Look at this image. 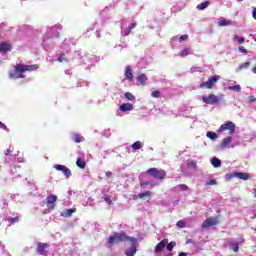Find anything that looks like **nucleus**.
<instances>
[{
	"label": "nucleus",
	"mask_w": 256,
	"mask_h": 256,
	"mask_svg": "<svg viewBox=\"0 0 256 256\" xmlns=\"http://www.w3.org/2000/svg\"><path fill=\"white\" fill-rule=\"evenodd\" d=\"M129 241L131 243V247L125 250L126 256H135L137 253V248L139 247V242H137V238L130 237L125 232L114 233L112 236L108 238L109 247H113L117 243H125Z\"/></svg>",
	"instance_id": "f257e3e1"
},
{
	"label": "nucleus",
	"mask_w": 256,
	"mask_h": 256,
	"mask_svg": "<svg viewBox=\"0 0 256 256\" xmlns=\"http://www.w3.org/2000/svg\"><path fill=\"white\" fill-rule=\"evenodd\" d=\"M39 69V64L34 65H22L16 64L14 66V71L9 72L10 79H25V75H23L27 71H37Z\"/></svg>",
	"instance_id": "f03ea898"
},
{
	"label": "nucleus",
	"mask_w": 256,
	"mask_h": 256,
	"mask_svg": "<svg viewBox=\"0 0 256 256\" xmlns=\"http://www.w3.org/2000/svg\"><path fill=\"white\" fill-rule=\"evenodd\" d=\"M150 177H153L154 179H160L163 180L165 177H167V172L163 169H157V168H150L146 171Z\"/></svg>",
	"instance_id": "7ed1b4c3"
},
{
	"label": "nucleus",
	"mask_w": 256,
	"mask_h": 256,
	"mask_svg": "<svg viewBox=\"0 0 256 256\" xmlns=\"http://www.w3.org/2000/svg\"><path fill=\"white\" fill-rule=\"evenodd\" d=\"M57 203V195L51 194L43 200V204L47 206L48 211H53L55 209Z\"/></svg>",
	"instance_id": "20e7f679"
},
{
	"label": "nucleus",
	"mask_w": 256,
	"mask_h": 256,
	"mask_svg": "<svg viewBox=\"0 0 256 256\" xmlns=\"http://www.w3.org/2000/svg\"><path fill=\"white\" fill-rule=\"evenodd\" d=\"M219 79H221V76L219 75L211 76L208 81L200 84V88L203 89L206 87V89H213V86L215 83H217V81H219Z\"/></svg>",
	"instance_id": "39448f33"
},
{
	"label": "nucleus",
	"mask_w": 256,
	"mask_h": 256,
	"mask_svg": "<svg viewBox=\"0 0 256 256\" xmlns=\"http://www.w3.org/2000/svg\"><path fill=\"white\" fill-rule=\"evenodd\" d=\"M202 101L206 103V105H219V103H221V100L215 94L202 96Z\"/></svg>",
	"instance_id": "423d86ee"
},
{
	"label": "nucleus",
	"mask_w": 256,
	"mask_h": 256,
	"mask_svg": "<svg viewBox=\"0 0 256 256\" xmlns=\"http://www.w3.org/2000/svg\"><path fill=\"white\" fill-rule=\"evenodd\" d=\"M223 131H229V134L233 135V133H235V123L229 121L222 124L218 129V133H223Z\"/></svg>",
	"instance_id": "0eeeda50"
},
{
	"label": "nucleus",
	"mask_w": 256,
	"mask_h": 256,
	"mask_svg": "<svg viewBox=\"0 0 256 256\" xmlns=\"http://www.w3.org/2000/svg\"><path fill=\"white\" fill-rule=\"evenodd\" d=\"M214 225H219V217H209L202 223V229H207V227H214Z\"/></svg>",
	"instance_id": "6e6552de"
},
{
	"label": "nucleus",
	"mask_w": 256,
	"mask_h": 256,
	"mask_svg": "<svg viewBox=\"0 0 256 256\" xmlns=\"http://www.w3.org/2000/svg\"><path fill=\"white\" fill-rule=\"evenodd\" d=\"M54 169H56V171H62V173L65 175V177L69 178L72 175L71 169L67 168V166H65V165L56 164V165H54Z\"/></svg>",
	"instance_id": "1a4fd4ad"
},
{
	"label": "nucleus",
	"mask_w": 256,
	"mask_h": 256,
	"mask_svg": "<svg viewBox=\"0 0 256 256\" xmlns=\"http://www.w3.org/2000/svg\"><path fill=\"white\" fill-rule=\"evenodd\" d=\"M54 169H56V171H62V173L65 175V177L69 178L72 175L71 169L67 168V166H65V165L56 164V165H54Z\"/></svg>",
	"instance_id": "9d476101"
},
{
	"label": "nucleus",
	"mask_w": 256,
	"mask_h": 256,
	"mask_svg": "<svg viewBox=\"0 0 256 256\" xmlns=\"http://www.w3.org/2000/svg\"><path fill=\"white\" fill-rule=\"evenodd\" d=\"M45 249H49V244H47V243H41V242H39V243L37 244V249H36V251H37V253H38L39 255L47 256V251H46Z\"/></svg>",
	"instance_id": "9b49d317"
},
{
	"label": "nucleus",
	"mask_w": 256,
	"mask_h": 256,
	"mask_svg": "<svg viewBox=\"0 0 256 256\" xmlns=\"http://www.w3.org/2000/svg\"><path fill=\"white\" fill-rule=\"evenodd\" d=\"M12 50L13 46L11 44L7 42L0 43V53H2V55H6V53H9Z\"/></svg>",
	"instance_id": "f8f14e48"
},
{
	"label": "nucleus",
	"mask_w": 256,
	"mask_h": 256,
	"mask_svg": "<svg viewBox=\"0 0 256 256\" xmlns=\"http://www.w3.org/2000/svg\"><path fill=\"white\" fill-rule=\"evenodd\" d=\"M167 243H169V239H163L159 242L154 248L155 253H161V251H163L167 246Z\"/></svg>",
	"instance_id": "ddd939ff"
},
{
	"label": "nucleus",
	"mask_w": 256,
	"mask_h": 256,
	"mask_svg": "<svg viewBox=\"0 0 256 256\" xmlns=\"http://www.w3.org/2000/svg\"><path fill=\"white\" fill-rule=\"evenodd\" d=\"M233 141V138L231 136H228L222 140L220 143L221 149H226V147H229L231 145V142Z\"/></svg>",
	"instance_id": "4468645a"
},
{
	"label": "nucleus",
	"mask_w": 256,
	"mask_h": 256,
	"mask_svg": "<svg viewBox=\"0 0 256 256\" xmlns=\"http://www.w3.org/2000/svg\"><path fill=\"white\" fill-rule=\"evenodd\" d=\"M137 85H141L142 87H145L147 85V75L141 74L137 77Z\"/></svg>",
	"instance_id": "2eb2a0df"
},
{
	"label": "nucleus",
	"mask_w": 256,
	"mask_h": 256,
	"mask_svg": "<svg viewBox=\"0 0 256 256\" xmlns=\"http://www.w3.org/2000/svg\"><path fill=\"white\" fill-rule=\"evenodd\" d=\"M120 111H122L123 113L127 112V111H133V104L131 103H124L119 107Z\"/></svg>",
	"instance_id": "dca6fc26"
},
{
	"label": "nucleus",
	"mask_w": 256,
	"mask_h": 256,
	"mask_svg": "<svg viewBox=\"0 0 256 256\" xmlns=\"http://www.w3.org/2000/svg\"><path fill=\"white\" fill-rule=\"evenodd\" d=\"M125 77L128 81H133V70H131V66H126Z\"/></svg>",
	"instance_id": "f3484780"
},
{
	"label": "nucleus",
	"mask_w": 256,
	"mask_h": 256,
	"mask_svg": "<svg viewBox=\"0 0 256 256\" xmlns=\"http://www.w3.org/2000/svg\"><path fill=\"white\" fill-rule=\"evenodd\" d=\"M151 195H152L151 191H146V192H143V193H139L138 195L134 196V200L145 199L146 197H151Z\"/></svg>",
	"instance_id": "a211bd4d"
},
{
	"label": "nucleus",
	"mask_w": 256,
	"mask_h": 256,
	"mask_svg": "<svg viewBox=\"0 0 256 256\" xmlns=\"http://www.w3.org/2000/svg\"><path fill=\"white\" fill-rule=\"evenodd\" d=\"M73 213H77V208L66 209L64 213L61 214V217H71Z\"/></svg>",
	"instance_id": "6ab92c4d"
},
{
	"label": "nucleus",
	"mask_w": 256,
	"mask_h": 256,
	"mask_svg": "<svg viewBox=\"0 0 256 256\" xmlns=\"http://www.w3.org/2000/svg\"><path fill=\"white\" fill-rule=\"evenodd\" d=\"M236 177L242 179V181H247L249 179V174L245 172H236Z\"/></svg>",
	"instance_id": "aec40b11"
},
{
	"label": "nucleus",
	"mask_w": 256,
	"mask_h": 256,
	"mask_svg": "<svg viewBox=\"0 0 256 256\" xmlns=\"http://www.w3.org/2000/svg\"><path fill=\"white\" fill-rule=\"evenodd\" d=\"M76 165L77 167H79V169H85V167H87V162H85V160L78 158L76 161Z\"/></svg>",
	"instance_id": "412c9836"
},
{
	"label": "nucleus",
	"mask_w": 256,
	"mask_h": 256,
	"mask_svg": "<svg viewBox=\"0 0 256 256\" xmlns=\"http://www.w3.org/2000/svg\"><path fill=\"white\" fill-rule=\"evenodd\" d=\"M230 251L234 253H239V242H233L230 244Z\"/></svg>",
	"instance_id": "4be33fe9"
},
{
	"label": "nucleus",
	"mask_w": 256,
	"mask_h": 256,
	"mask_svg": "<svg viewBox=\"0 0 256 256\" xmlns=\"http://www.w3.org/2000/svg\"><path fill=\"white\" fill-rule=\"evenodd\" d=\"M219 27H227L229 25H233V22L231 20H221L218 22Z\"/></svg>",
	"instance_id": "5701e85b"
},
{
	"label": "nucleus",
	"mask_w": 256,
	"mask_h": 256,
	"mask_svg": "<svg viewBox=\"0 0 256 256\" xmlns=\"http://www.w3.org/2000/svg\"><path fill=\"white\" fill-rule=\"evenodd\" d=\"M143 148V143H141V141H136L132 144V149L134 151H137L139 149H142Z\"/></svg>",
	"instance_id": "b1692460"
},
{
	"label": "nucleus",
	"mask_w": 256,
	"mask_h": 256,
	"mask_svg": "<svg viewBox=\"0 0 256 256\" xmlns=\"http://www.w3.org/2000/svg\"><path fill=\"white\" fill-rule=\"evenodd\" d=\"M207 7H209V1H206L197 5V9L199 11H203L204 9H207Z\"/></svg>",
	"instance_id": "393cba45"
},
{
	"label": "nucleus",
	"mask_w": 256,
	"mask_h": 256,
	"mask_svg": "<svg viewBox=\"0 0 256 256\" xmlns=\"http://www.w3.org/2000/svg\"><path fill=\"white\" fill-rule=\"evenodd\" d=\"M206 137H208V139H212V141H215V139H218L217 133L213 131L207 132Z\"/></svg>",
	"instance_id": "a878e982"
},
{
	"label": "nucleus",
	"mask_w": 256,
	"mask_h": 256,
	"mask_svg": "<svg viewBox=\"0 0 256 256\" xmlns=\"http://www.w3.org/2000/svg\"><path fill=\"white\" fill-rule=\"evenodd\" d=\"M250 65H251V62H245L237 68V71H243V69H249Z\"/></svg>",
	"instance_id": "bb28decb"
},
{
	"label": "nucleus",
	"mask_w": 256,
	"mask_h": 256,
	"mask_svg": "<svg viewBox=\"0 0 256 256\" xmlns=\"http://www.w3.org/2000/svg\"><path fill=\"white\" fill-rule=\"evenodd\" d=\"M229 91H235L236 93H240L241 85H234L228 87Z\"/></svg>",
	"instance_id": "cd10ccee"
},
{
	"label": "nucleus",
	"mask_w": 256,
	"mask_h": 256,
	"mask_svg": "<svg viewBox=\"0 0 256 256\" xmlns=\"http://www.w3.org/2000/svg\"><path fill=\"white\" fill-rule=\"evenodd\" d=\"M211 163L215 168L221 167V161L218 158H212Z\"/></svg>",
	"instance_id": "c85d7f7f"
},
{
	"label": "nucleus",
	"mask_w": 256,
	"mask_h": 256,
	"mask_svg": "<svg viewBox=\"0 0 256 256\" xmlns=\"http://www.w3.org/2000/svg\"><path fill=\"white\" fill-rule=\"evenodd\" d=\"M125 99H127L128 101H135V97L133 96V94L131 92H126L124 94Z\"/></svg>",
	"instance_id": "c756f323"
},
{
	"label": "nucleus",
	"mask_w": 256,
	"mask_h": 256,
	"mask_svg": "<svg viewBox=\"0 0 256 256\" xmlns=\"http://www.w3.org/2000/svg\"><path fill=\"white\" fill-rule=\"evenodd\" d=\"M188 168L189 169H197V162L195 160L188 161Z\"/></svg>",
	"instance_id": "7c9ffc66"
},
{
	"label": "nucleus",
	"mask_w": 256,
	"mask_h": 256,
	"mask_svg": "<svg viewBox=\"0 0 256 256\" xmlns=\"http://www.w3.org/2000/svg\"><path fill=\"white\" fill-rule=\"evenodd\" d=\"M56 61H58V63H63V61H67V55H65V53L60 54Z\"/></svg>",
	"instance_id": "2f4dec72"
},
{
	"label": "nucleus",
	"mask_w": 256,
	"mask_h": 256,
	"mask_svg": "<svg viewBox=\"0 0 256 256\" xmlns=\"http://www.w3.org/2000/svg\"><path fill=\"white\" fill-rule=\"evenodd\" d=\"M177 227H179V229H185V227H187V223H185V221L183 220H179L177 223H176Z\"/></svg>",
	"instance_id": "473e14b6"
},
{
	"label": "nucleus",
	"mask_w": 256,
	"mask_h": 256,
	"mask_svg": "<svg viewBox=\"0 0 256 256\" xmlns=\"http://www.w3.org/2000/svg\"><path fill=\"white\" fill-rule=\"evenodd\" d=\"M177 245L175 241H172L170 243H167V251H173V248Z\"/></svg>",
	"instance_id": "72a5a7b5"
},
{
	"label": "nucleus",
	"mask_w": 256,
	"mask_h": 256,
	"mask_svg": "<svg viewBox=\"0 0 256 256\" xmlns=\"http://www.w3.org/2000/svg\"><path fill=\"white\" fill-rule=\"evenodd\" d=\"M151 96L155 99H159V97H161V92H159V90H154L152 91Z\"/></svg>",
	"instance_id": "f704fd0d"
},
{
	"label": "nucleus",
	"mask_w": 256,
	"mask_h": 256,
	"mask_svg": "<svg viewBox=\"0 0 256 256\" xmlns=\"http://www.w3.org/2000/svg\"><path fill=\"white\" fill-rule=\"evenodd\" d=\"M189 53H191V50L189 48H186L180 52V55L181 57H186L187 55H189Z\"/></svg>",
	"instance_id": "c9c22d12"
},
{
	"label": "nucleus",
	"mask_w": 256,
	"mask_h": 256,
	"mask_svg": "<svg viewBox=\"0 0 256 256\" xmlns=\"http://www.w3.org/2000/svg\"><path fill=\"white\" fill-rule=\"evenodd\" d=\"M104 201L107 203V205H113V200H111L109 195H104Z\"/></svg>",
	"instance_id": "e433bc0d"
},
{
	"label": "nucleus",
	"mask_w": 256,
	"mask_h": 256,
	"mask_svg": "<svg viewBox=\"0 0 256 256\" xmlns=\"http://www.w3.org/2000/svg\"><path fill=\"white\" fill-rule=\"evenodd\" d=\"M74 141H75V143H81L83 141V137H81V135H79V134H75Z\"/></svg>",
	"instance_id": "4c0bfd02"
},
{
	"label": "nucleus",
	"mask_w": 256,
	"mask_h": 256,
	"mask_svg": "<svg viewBox=\"0 0 256 256\" xmlns=\"http://www.w3.org/2000/svg\"><path fill=\"white\" fill-rule=\"evenodd\" d=\"M131 28H129V26L127 28L124 29V33H123V37H127L129 35H131Z\"/></svg>",
	"instance_id": "58836bf2"
},
{
	"label": "nucleus",
	"mask_w": 256,
	"mask_h": 256,
	"mask_svg": "<svg viewBox=\"0 0 256 256\" xmlns=\"http://www.w3.org/2000/svg\"><path fill=\"white\" fill-rule=\"evenodd\" d=\"M178 187L181 191H189V186H187L186 184H180L178 185Z\"/></svg>",
	"instance_id": "ea45409f"
},
{
	"label": "nucleus",
	"mask_w": 256,
	"mask_h": 256,
	"mask_svg": "<svg viewBox=\"0 0 256 256\" xmlns=\"http://www.w3.org/2000/svg\"><path fill=\"white\" fill-rule=\"evenodd\" d=\"M187 39H189V35H187V34L182 35V36L179 38V42L182 43V41H187Z\"/></svg>",
	"instance_id": "a19ab883"
},
{
	"label": "nucleus",
	"mask_w": 256,
	"mask_h": 256,
	"mask_svg": "<svg viewBox=\"0 0 256 256\" xmlns=\"http://www.w3.org/2000/svg\"><path fill=\"white\" fill-rule=\"evenodd\" d=\"M233 177H237V172L234 173H230V174H226V178L229 179H233Z\"/></svg>",
	"instance_id": "79ce46f5"
},
{
	"label": "nucleus",
	"mask_w": 256,
	"mask_h": 256,
	"mask_svg": "<svg viewBox=\"0 0 256 256\" xmlns=\"http://www.w3.org/2000/svg\"><path fill=\"white\" fill-rule=\"evenodd\" d=\"M8 221H9V223H15V222L19 221V216L9 218Z\"/></svg>",
	"instance_id": "37998d69"
},
{
	"label": "nucleus",
	"mask_w": 256,
	"mask_h": 256,
	"mask_svg": "<svg viewBox=\"0 0 256 256\" xmlns=\"http://www.w3.org/2000/svg\"><path fill=\"white\" fill-rule=\"evenodd\" d=\"M135 27H137V22H132V23L128 26V28H130V30H132V31H133V29H135Z\"/></svg>",
	"instance_id": "c03bdc74"
},
{
	"label": "nucleus",
	"mask_w": 256,
	"mask_h": 256,
	"mask_svg": "<svg viewBox=\"0 0 256 256\" xmlns=\"http://www.w3.org/2000/svg\"><path fill=\"white\" fill-rule=\"evenodd\" d=\"M206 185H217V180L212 179L206 183Z\"/></svg>",
	"instance_id": "a18cd8bd"
},
{
	"label": "nucleus",
	"mask_w": 256,
	"mask_h": 256,
	"mask_svg": "<svg viewBox=\"0 0 256 256\" xmlns=\"http://www.w3.org/2000/svg\"><path fill=\"white\" fill-rule=\"evenodd\" d=\"M149 185H153V182H143L140 184V187H147Z\"/></svg>",
	"instance_id": "49530a36"
},
{
	"label": "nucleus",
	"mask_w": 256,
	"mask_h": 256,
	"mask_svg": "<svg viewBox=\"0 0 256 256\" xmlns=\"http://www.w3.org/2000/svg\"><path fill=\"white\" fill-rule=\"evenodd\" d=\"M238 49L241 53H244V55H247V49H245L243 46H240Z\"/></svg>",
	"instance_id": "de8ad7c7"
},
{
	"label": "nucleus",
	"mask_w": 256,
	"mask_h": 256,
	"mask_svg": "<svg viewBox=\"0 0 256 256\" xmlns=\"http://www.w3.org/2000/svg\"><path fill=\"white\" fill-rule=\"evenodd\" d=\"M0 129L7 131V125L3 124V122H0Z\"/></svg>",
	"instance_id": "09e8293b"
},
{
	"label": "nucleus",
	"mask_w": 256,
	"mask_h": 256,
	"mask_svg": "<svg viewBox=\"0 0 256 256\" xmlns=\"http://www.w3.org/2000/svg\"><path fill=\"white\" fill-rule=\"evenodd\" d=\"M255 101H256L255 96H249V102L250 103H255Z\"/></svg>",
	"instance_id": "8fccbe9b"
},
{
	"label": "nucleus",
	"mask_w": 256,
	"mask_h": 256,
	"mask_svg": "<svg viewBox=\"0 0 256 256\" xmlns=\"http://www.w3.org/2000/svg\"><path fill=\"white\" fill-rule=\"evenodd\" d=\"M238 43H245V38L241 37L237 39Z\"/></svg>",
	"instance_id": "3c124183"
},
{
	"label": "nucleus",
	"mask_w": 256,
	"mask_h": 256,
	"mask_svg": "<svg viewBox=\"0 0 256 256\" xmlns=\"http://www.w3.org/2000/svg\"><path fill=\"white\" fill-rule=\"evenodd\" d=\"M105 176H106V177H112V176H113V173H112L111 171H107V172L105 173Z\"/></svg>",
	"instance_id": "603ef678"
},
{
	"label": "nucleus",
	"mask_w": 256,
	"mask_h": 256,
	"mask_svg": "<svg viewBox=\"0 0 256 256\" xmlns=\"http://www.w3.org/2000/svg\"><path fill=\"white\" fill-rule=\"evenodd\" d=\"M5 155H6V157H10V155H11V150H10V149H7L6 152H5Z\"/></svg>",
	"instance_id": "864d4df0"
},
{
	"label": "nucleus",
	"mask_w": 256,
	"mask_h": 256,
	"mask_svg": "<svg viewBox=\"0 0 256 256\" xmlns=\"http://www.w3.org/2000/svg\"><path fill=\"white\" fill-rule=\"evenodd\" d=\"M252 17H253V19H255V20H256V8H254V9H253Z\"/></svg>",
	"instance_id": "5fc2aeb1"
},
{
	"label": "nucleus",
	"mask_w": 256,
	"mask_h": 256,
	"mask_svg": "<svg viewBox=\"0 0 256 256\" xmlns=\"http://www.w3.org/2000/svg\"><path fill=\"white\" fill-rule=\"evenodd\" d=\"M178 256H187V253H185V252H181V253H179V255Z\"/></svg>",
	"instance_id": "6e6d98bb"
},
{
	"label": "nucleus",
	"mask_w": 256,
	"mask_h": 256,
	"mask_svg": "<svg viewBox=\"0 0 256 256\" xmlns=\"http://www.w3.org/2000/svg\"><path fill=\"white\" fill-rule=\"evenodd\" d=\"M166 256H173V253H168L166 254Z\"/></svg>",
	"instance_id": "4d7b16f0"
},
{
	"label": "nucleus",
	"mask_w": 256,
	"mask_h": 256,
	"mask_svg": "<svg viewBox=\"0 0 256 256\" xmlns=\"http://www.w3.org/2000/svg\"><path fill=\"white\" fill-rule=\"evenodd\" d=\"M239 243H243V241L239 242Z\"/></svg>",
	"instance_id": "13d9d810"
}]
</instances>
